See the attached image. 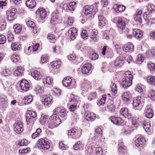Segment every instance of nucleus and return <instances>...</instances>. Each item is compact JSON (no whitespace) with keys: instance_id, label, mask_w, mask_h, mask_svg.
<instances>
[{"instance_id":"a18cd8bd","label":"nucleus","mask_w":155,"mask_h":155,"mask_svg":"<svg viewBox=\"0 0 155 155\" xmlns=\"http://www.w3.org/2000/svg\"><path fill=\"white\" fill-rule=\"evenodd\" d=\"M150 124L149 121L144 122L143 123V127L146 132H150Z\"/></svg>"},{"instance_id":"338daca9","label":"nucleus","mask_w":155,"mask_h":155,"mask_svg":"<svg viewBox=\"0 0 155 155\" xmlns=\"http://www.w3.org/2000/svg\"><path fill=\"white\" fill-rule=\"evenodd\" d=\"M26 23V25L28 27L33 28H34L35 26V24L34 22L31 20L27 21Z\"/></svg>"},{"instance_id":"4be33fe9","label":"nucleus","mask_w":155,"mask_h":155,"mask_svg":"<svg viewBox=\"0 0 155 155\" xmlns=\"http://www.w3.org/2000/svg\"><path fill=\"white\" fill-rule=\"evenodd\" d=\"M141 97L140 96H137L134 99L133 102V107L136 108L138 107H140V108H141L142 107V105H141Z\"/></svg>"},{"instance_id":"69168bd1","label":"nucleus","mask_w":155,"mask_h":155,"mask_svg":"<svg viewBox=\"0 0 155 155\" xmlns=\"http://www.w3.org/2000/svg\"><path fill=\"white\" fill-rule=\"evenodd\" d=\"M81 37L84 39H86L88 37L87 31L86 30H83L81 34Z\"/></svg>"},{"instance_id":"774afa93","label":"nucleus","mask_w":155,"mask_h":155,"mask_svg":"<svg viewBox=\"0 0 155 155\" xmlns=\"http://www.w3.org/2000/svg\"><path fill=\"white\" fill-rule=\"evenodd\" d=\"M95 152L97 155H101L103 151L101 148L100 147H97L95 149Z\"/></svg>"},{"instance_id":"dca6fc26","label":"nucleus","mask_w":155,"mask_h":155,"mask_svg":"<svg viewBox=\"0 0 155 155\" xmlns=\"http://www.w3.org/2000/svg\"><path fill=\"white\" fill-rule=\"evenodd\" d=\"M20 86L21 90L27 91L29 90L30 84L26 80L23 79L20 82Z\"/></svg>"},{"instance_id":"8fccbe9b","label":"nucleus","mask_w":155,"mask_h":155,"mask_svg":"<svg viewBox=\"0 0 155 155\" xmlns=\"http://www.w3.org/2000/svg\"><path fill=\"white\" fill-rule=\"evenodd\" d=\"M148 96L151 100H155V91L152 89L149 90L148 92Z\"/></svg>"},{"instance_id":"393cba45","label":"nucleus","mask_w":155,"mask_h":155,"mask_svg":"<svg viewBox=\"0 0 155 155\" xmlns=\"http://www.w3.org/2000/svg\"><path fill=\"white\" fill-rule=\"evenodd\" d=\"M145 110V116L147 117L151 118L153 117L154 113L151 108L147 106L146 107Z\"/></svg>"},{"instance_id":"cd10ccee","label":"nucleus","mask_w":155,"mask_h":155,"mask_svg":"<svg viewBox=\"0 0 155 155\" xmlns=\"http://www.w3.org/2000/svg\"><path fill=\"white\" fill-rule=\"evenodd\" d=\"M24 68L21 66H18L17 67L15 70L13 74L15 76H21L23 73Z\"/></svg>"},{"instance_id":"0eeeda50","label":"nucleus","mask_w":155,"mask_h":155,"mask_svg":"<svg viewBox=\"0 0 155 155\" xmlns=\"http://www.w3.org/2000/svg\"><path fill=\"white\" fill-rule=\"evenodd\" d=\"M132 97V94L129 91L124 92L121 94V99L126 104H128L130 102Z\"/></svg>"},{"instance_id":"680f3d73","label":"nucleus","mask_w":155,"mask_h":155,"mask_svg":"<svg viewBox=\"0 0 155 155\" xmlns=\"http://www.w3.org/2000/svg\"><path fill=\"white\" fill-rule=\"evenodd\" d=\"M147 9L148 11L150 13L155 11V6L152 4L148 5Z\"/></svg>"},{"instance_id":"13d9d810","label":"nucleus","mask_w":155,"mask_h":155,"mask_svg":"<svg viewBox=\"0 0 155 155\" xmlns=\"http://www.w3.org/2000/svg\"><path fill=\"white\" fill-rule=\"evenodd\" d=\"M47 119L46 116L42 115L40 118L39 122L42 125H44L46 122Z\"/></svg>"},{"instance_id":"4d7b16f0","label":"nucleus","mask_w":155,"mask_h":155,"mask_svg":"<svg viewBox=\"0 0 155 155\" xmlns=\"http://www.w3.org/2000/svg\"><path fill=\"white\" fill-rule=\"evenodd\" d=\"M111 91L114 95L116 94L117 92V87L116 84L114 82L113 85L111 87Z\"/></svg>"},{"instance_id":"09e8293b","label":"nucleus","mask_w":155,"mask_h":155,"mask_svg":"<svg viewBox=\"0 0 155 155\" xmlns=\"http://www.w3.org/2000/svg\"><path fill=\"white\" fill-rule=\"evenodd\" d=\"M13 28L15 33H19L21 30V26L18 24H16L14 25Z\"/></svg>"},{"instance_id":"e2e57ef3","label":"nucleus","mask_w":155,"mask_h":155,"mask_svg":"<svg viewBox=\"0 0 155 155\" xmlns=\"http://www.w3.org/2000/svg\"><path fill=\"white\" fill-rule=\"evenodd\" d=\"M2 74L5 76H8L12 73V72L9 69H3L2 72Z\"/></svg>"},{"instance_id":"864d4df0","label":"nucleus","mask_w":155,"mask_h":155,"mask_svg":"<svg viewBox=\"0 0 155 155\" xmlns=\"http://www.w3.org/2000/svg\"><path fill=\"white\" fill-rule=\"evenodd\" d=\"M48 56L47 55L44 54L41 57L40 62L41 63L43 64L48 61Z\"/></svg>"},{"instance_id":"aec40b11","label":"nucleus","mask_w":155,"mask_h":155,"mask_svg":"<svg viewBox=\"0 0 155 155\" xmlns=\"http://www.w3.org/2000/svg\"><path fill=\"white\" fill-rule=\"evenodd\" d=\"M91 64L90 63H87L84 64L81 68V72L84 74L88 73L91 70Z\"/></svg>"},{"instance_id":"f8f14e48","label":"nucleus","mask_w":155,"mask_h":155,"mask_svg":"<svg viewBox=\"0 0 155 155\" xmlns=\"http://www.w3.org/2000/svg\"><path fill=\"white\" fill-rule=\"evenodd\" d=\"M52 99V97L51 95H44L43 96L42 102L44 105L48 106L51 104Z\"/></svg>"},{"instance_id":"49530a36","label":"nucleus","mask_w":155,"mask_h":155,"mask_svg":"<svg viewBox=\"0 0 155 155\" xmlns=\"http://www.w3.org/2000/svg\"><path fill=\"white\" fill-rule=\"evenodd\" d=\"M43 82L44 84L50 85L53 83V79L51 77H47L46 78H44L43 79Z\"/></svg>"},{"instance_id":"c03bdc74","label":"nucleus","mask_w":155,"mask_h":155,"mask_svg":"<svg viewBox=\"0 0 155 155\" xmlns=\"http://www.w3.org/2000/svg\"><path fill=\"white\" fill-rule=\"evenodd\" d=\"M20 57L18 54H14L11 56V60L13 62H18L20 60Z\"/></svg>"},{"instance_id":"6e6d98bb","label":"nucleus","mask_w":155,"mask_h":155,"mask_svg":"<svg viewBox=\"0 0 155 155\" xmlns=\"http://www.w3.org/2000/svg\"><path fill=\"white\" fill-rule=\"evenodd\" d=\"M47 38L49 40L50 42H52V41H54L55 40V37L54 35L51 33H49L48 34L47 36Z\"/></svg>"},{"instance_id":"58836bf2","label":"nucleus","mask_w":155,"mask_h":155,"mask_svg":"<svg viewBox=\"0 0 155 155\" xmlns=\"http://www.w3.org/2000/svg\"><path fill=\"white\" fill-rule=\"evenodd\" d=\"M83 147V144L80 141L77 142L73 146L74 150H80L82 149Z\"/></svg>"},{"instance_id":"c85d7f7f","label":"nucleus","mask_w":155,"mask_h":155,"mask_svg":"<svg viewBox=\"0 0 155 155\" xmlns=\"http://www.w3.org/2000/svg\"><path fill=\"white\" fill-rule=\"evenodd\" d=\"M70 97L69 101L71 102L74 104H76V105L80 104V101L78 96L72 94H71Z\"/></svg>"},{"instance_id":"603ef678","label":"nucleus","mask_w":155,"mask_h":155,"mask_svg":"<svg viewBox=\"0 0 155 155\" xmlns=\"http://www.w3.org/2000/svg\"><path fill=\"white\" fill-rule=\"evenodd\" d=\"M17 145L20 146H26L28 144V141L25 139L19 140L17 142Z\"/></svg>"},{"instance_id":"052dcab7","label":"nucleus","mask_w":155,"mask_h":155,"mask_svg":"<svg viewBox=\"0 0 155 155\" xmlns=\"http://www.w3.org/2000/svg\"><path fill=\"white\" fill-rule=\"evenodd\" d=\"M97 97V94L95 92L91 93L88 97V100L91 101L92 100Z\"/></svg>"},{"instance_id":"f704fd0d","label":"nucleus","mask_w":155,"mask_h":155,"mask_svg":"<svg viewBox=\"0 0 155 155\" xmlns=\"http://www.w3.org/2000/svg\"><path fill=\"white\" fill-rule=\"evenodd\" d=\"M81 87L86 90L91 89V83L88 81L84 80L81 84Z\"/></svg>"},{"instance_id":"f3484780","label":"nucleus","mask_w":155,"mask_h":155,"mask_svg":"<svg viewBox=\"0 0 155 155\" xmlns=\"http://www.w3.org/2000/svg\"><path fill=\"white\" fill-rule=\"evenodd\" d=\"M76 7V3L75 2H70L68 5L66 3L63 5V8L65 10H69L71 11H74Z\"/></svg>"},{"instance_id":"6e6552de","label":"nucleus","mask_w":155,"mask_h":155,"mask_svg":"<svg viewBox=\"0 0 155 155\" xmlns=\"http://www.w3.org/2000/svg\"><path fill=\"white\" fill-rule=\"evenodd\" d=\"M14 130L18 134L21 133L23 130V124L20 121L18 120L14 124Z\"/></svg>"},{"instance_id":"473e14b6","label":"nucleus","mask_w":155,"mask_h":155,"mask_svg":"<svg viewBox=\"0 0 155 155\" xmlns=\"http://www.w3.org/2000/svg\"><path fill=\"white\" fill-rule=\"evenodd\" d=\"M25 4L26 6L30 8H34L36 5V3L35 0H27Z\"/></svg>"},{"instance_id":"37998d69","label":"nucleus","mask_w":155,"mask_h":155,"mask_svg":"<svg viewBox=\"0 0 155 155\" xmlns=\"http://www.w3.org/2000/svg\"><path fill=\"white\" fill-rule=\"evenodd\" d=\"M144 58L145 57L143 54H139L137 56L136 61V63L139 64H141L144 61Z\"/></svg>"},{"instance_id":"bf43d9fd","label":"nucleus","mask_w":155,"mask_h":155,"mask_svg":"<svg viewBox=\"0 0 155 155\" xmlns=\"http://www.w3.org/2000/svg\"><path fill=\"white\" fill-rule=\"evenodd\" d=\"M34 90L37 93H40L43 92V89L42 87L38 85L35 86Z\"/></svg>"},{"instance_id":"412c9836","label":"nucleus","mask_w":155,"mask_h":155,"mask_svg":"<svg viewBox=\"0 0 155 155\" xmlns=\"http://www.w3.org/2000/svg\"><path fill=\"white\" fill-rule=\"evenodd\" d=\"M90 37L91 39V40L94 42L97 41L98 39L97 38V36L98 34V31L94 29L90 30Z\"/></svg>"},{"instance_id":"423d86ee","label":"nucleus","mask_w":155,"mask_h":155,"mask_svg":"<svg viewBox=\"0 0 155 155\" xmlns=\"http://www.w3.org/2000/svg\"><path fill=\"white\" fill-rule=\"evenodd\" d=\"M36 117L37 114L36 112L33 111H28L26 114V120L27 124H33Z\"/></svg>"},{"instance_id":"39448f33","label":"nucleus","mask_w":155,"mask_h":155,"mask_svg":"<svg viewBox=\"0 0 155 155\" xmlns=\"http://www.w3.org/2000/svg\"><path fill=\"white\" fill-rule=\"evenodd\" d=\"M36 146L38 148L42 150H48L50 148V143L47 141L43 139H39L37 141Z\"/></svg>"},{"instance_id":"0e129e2a","label":"nucleus","mask_w":155,"mask_h":155,"mask_svg":"<svg viewBox=\"0 0 155 155\" xmlns=\"http://www.w3.org/2000/svg\"><path fill=\"white\" fill-rule=\"evenodd\" d=\"M94 151L93 147L92 146H89L85 151V153L87 154H91L93 153Z\"/></svg>"},{"instance_id":"f257e3e1","label":"nucleus","mask_w":155,"mask_h":155,"mask_svg":"<svg viewBox=\"0 0 155 155\" xmlns=\"http://www.w3.org/2000/svg\"><path fill=\"white\" fill-rule=\"evenodd\" d=\"M122 86L124 88H127L132 84L133 76L130 71H127L123 75Z\"/></svg>"},{"instance_id":"72a5a7b5","label":"nucleus","mask_w":155,"mask_h":155,"mask_svg":"<svg viewBox=\"0 0 155 155\" xmlns=\"http://www.w3.org/2000/svg\"><path fill=\"white\" fill-rule=\"evenodd\" d=\"M31 75L35 79L39 80L42 77L41 74L40 72L37 71H35L31 73Z\"/></svg>"},{"instance_id":"9b49d317","label":"nucleus","mask_w":155,"mask_h":155,"mask_svg":"<svg viewBox=\"0 0 155 155\" xmlns=\"http://www.w3.org/2000/svg\"><path fill=\"white\" fill-rule=\"evenodd\" d=\"M62 84L65 87H69V89H72L74 87V85L72 82V79L69 77H67L64 79Z\"/></svg>"},{"instance_id":"c756f323","label":"nucleus","mask_w":155,"mask_h":155,"mask_svg":"<svg viewBox=\"0 0 155 155\" xmlns=\"http://www.w3.org/2000/svg\"><path fill=\"white\" fill-rule=\"evenodd\" d=\"M112 50L110 48L107 46H105L103 48L101 53L103 55L109 56Z\"/></svg>"},{"instance_id":"4468645a","label":"nucleus","mask_w":155,"mask_h":155,"mask_svg":"<svg viewBox=\"0 0 155 155\" xmlns=\"http://www.w3.org/2000/svg\"><path fill=\"white\" fill-rule=\"evenodd\" d=\"M53 113H58L59 116L61 117H66L67 114V112L66 110L64 108H61L60 107H56L53 110Z\"/></svg>"},{"instance_id":"a19ab883","label":"nucleus","mask_w":155,"mask_h":155,"mask_svg":"<svg viewBox=\"0 0 155 155\" xmlns=\"http://www.w3.org/2000/svg\"><path fill=\"white\" fill-rule=\"evenodd\" d=\"M98 19L99 21V25L101 26H104L106 23V21L104 17L101 15L98 16Z\"/></svg>"},{"instance_id":"2f4dec72","label":"nucleus","mask_w":155,"mask_h":155,"mask_svg":"<svg viewBox=\"0 0 155 155\" xmlns=\"http://www.w3.org/2000/svg\"><path fill=\"white\" fill-rule=\"evenodd\" d=\"M133 35L137 38H141L143 35V33L140 29H134L133 31Z\"/></svg>"},{"instance_id":"f03ea898","label":"nucleus","mask_w":155,"mask_h":155,"mask_svg":"<svg viewBox=\"0 0 155 155\" xmlns=\"http://www.w3.org/2000/svg\"><path fill=\"white\" fill-rule=\"evenodd\" d=\"M48 121V126L49 128L53 129L61 123V120L56 113H53Z\"/></svg>"},{"instance_id":"4c0bfd02","label":"nucleus","mask_w":155,"mask_h":155,"mask_svg":"<svg viewBox=\"0 0 155 155\" xmlns=\"http://www.w3.org/2000/svg\"><path fill=\"white\" fill-rule=\"evenodd\" d=\"M11 47L12 50L16 51L19 50L21 49V45L18 43H12L11 44Z\"/></svg>"},{"instance_id":"2eb2a0df","label":"nucleus","mask_w":155,"mask_h":155,"mask_svg":"<svg viewBox=\"0 0 155 155\" xmlns=\"http://www.w3.org/2000/svg\"><path fill=\"white\" fill-rule=\"evenodd\" d=\"M60 17V15L58 11L57 10L54 11L51 15V20L50 21L51 23L54 24L58 22Z\"/></svg>"},{"instance_id":"de8ad7c7","label":"nucleus","mask_w":155,"mask_h":155,"mask_svg":"<svg viewBox=\"0 0 155 155\" xmlns=\"http://www.w3.org/2000/svg\"><path fill=\"white\" fill-rule=\"evenodd\" d=\"M33 100V97L31 95H28L25 97L24 102L25 104L30 103Z\"/></svg>"},{"instance_id":"7ed1b4c3","label":"nucleus","mask_w":155,"mask_h":155,"mask_svg":"<svg viewBox=\"0 0 155 155\" xmlns=\"http://www.w3.org/2000/svg\"><path fill=\"white\" fill-rule=\"evenodd\" d=\"M118 30L120 34H125L129 32L128 29L126 27L124 18H119L117 22Z\"/></svg>"},{"instance_id":"7c9ffc66","label":"nucleus","mask_w":155,"mask_h":155,"mask_svg":"<svg viewBox=\"0 0 155 155\" xmlns=\"http://www.w3.org/2000/svg\"><path fill=\"white\" fill-rule=\"evenodd\" d=\"M124 61L122 58L121 57H118L116 59L114 64L115 66L120 67L124 63Z\"/></svg>"},{"instance_id":"ea45409f","label":"nucleus","mask_w":155,"mask_h":155,"mask_svg":"<svg viewBox=\"0 0 155 155\" xmlns=\"http://www.w3.org/2000/svg\"><path fill=\"white\" fill-rule=\"evenodd\" d=\"M107 108L110 111L114 112L115 109V107L114 105L113 102L111 100L107 104Z\"/></svg>"},{"instance_id":"6ab92c4d","label":"nucleus","mask_w":155,"mask_h":155,"mask_svg":"<svg viewBox=\"0 0 155 155\" xmlns=\"http://www.w3.org/2000/svg\"><path fill=\"white\" fill-rule=\"evenodd\" d=\"M120 113L121 115L125 117H130L131 115L130 111L126 107H123L120 110Z\"/></svg>"},{"instance_id":"e433bc0d","label":"nucleus","mask_w":155,"mask_h":155,"mask_svg":"<svg viewBox=\"0 0 155 155\" xmlns=\"http://www.w3.org/2000/svg\"><path fill=\"white\" fill-rule=\"evenodd\" d=\"M115 10L117 12H122L125 10V7L124 5H114Z\"/></svg>"},{"instance_id":"5701e85b","label":"nucleus","mask_w":155,"mask_h":155,"mask_svg":"<svg viewBox=\"0 0 155 155\" xmlns=\"http://www.w3.org/2000/svg\"><path fill=\"white\" fill-rule=\"evenodd\" d=\"M134 48L133 44L131 42H129L124 45L123 50L126 52H131L133 51Z\"/></svg>"},{"instance_id":"bb28decb","label":"nucleus","mask_w":155,"mask_h":155,"mask_svg":"<svg viewBox=\"0 0 155 155\" xmlns=\"http://www.w3.org/2000/svg\"><path fill=\"white\" fill-rule=\"evenodd\" d=\"M85 117L86 119L89 121H93L96 118L95 115L93 113H87L85 114Z\"/></svg>"},{"instance_id":"c9c22d12","label":"nucleus","mask_w":155,"mask_h":155,"mask_svg":"<svg viewBox=\"0 0 155 155\" xmlns=\"http://www.w3.org/2000/svg\"><path fill=\"white\" fill-rule=\"evenodd\" d=\"M61 63V61L59 59L54 61L51 63V66L54 69H57L60 67Z\"/></svg>"},{"instance_id":"9d476101","label":"nucleus","mask_w":155,"mask_h":155,"mask_svg":"<svg viewBox=\"0 0 155 155\" xmlns=\"http://www.w3.org/2000/svg\"><path fill=\"white\" fill-rule=\"evenodd\" d=\"M17 12L16 9L13 8L6 12L8 19L12 21L16 18L15 14Z\"/></svg>"},{"instance_id":"3c124183","label":"nucleus","mask_w":155,"mask_h":155,"mask_svg":"<svg viewBox=\"0 0 155 155\" xmlns=\"http://www.w3.org/2000/svg\"><path fill=\"white\" fill-rule=\"evenodd\" d=\"M141 13L142 11H139L135 16L134 18L135 20L137 22L140 23H141Z\"/></svg>"},{"instance_id":"1a4fd4ad","label":"nucleus","mask_w":155,"mask_h":155,"mask_svg":"<svg viewBox=\"0 0 155 155\" xmlns=\"http://www.w3.org/2000/svg\"><path fill=\"white\" fill-rule=\"evenodd\" d=\"M110 120L114 124L121 125L124 124V120L119 117L112 116L110 117Z\"/></svg>"},{"instance_id":"20e7f679","label":"nucleus","mask_w":155,"mask_h":155,"mask_svg":"<svg viewBox=\"0 0 155 155\" xmlns=\"http://www.w3.org/2000/svg\"><path fill=\"white\" fill-rule=\"evenodd\" d=\"M81 133L82 130L80 128H73L68 131V137L76 139L80 137Z\"/></svg>"},{"instance_id":"5fc2aeb1","label":"nucleus","mask_w":155,"mask_h":155,"mask_svg":"<svg viewBox=\"0 0 155 155\" xmlns=\"http://www.w3.org/2000/svg\"><path fill=\"white\" fill-rule=\"evenodd\" d=\"M147 81L150 83L155 85V77H148L147 78Z\"/></svg>"},{"instance_id":"a878e982","label":"nucleus","mask_w":155,"mask_h":155,"mask_svg":"<svg viewBox=\"0 0 155 155\" xmlns=\"http://www.w3.org/2000/svg\"><path fill=\"white\" fill-rule=\"evenodd\" d=\"M145 143V139L141 136H140L135 140V144L137 147L144 144Z\"/></svg>"},{"instance_id":"79ce46f5","label":"nucleus","mask_w":155,"mask_h":155,"mask_svg":"<svg viewBox=\"0 0 155 155\" xmlns=\"http://www.w3.org/2000/svg\"><path fill=\"white\" fill-rule=\"evenodd\" d=\"M140 122V119L137 117H134L132 120V124L135 127H137L138 125Z\"/></svg>"},{"instance_id":"a211bd4d","label":"nucleus","mask_w":155,"mask_h":155,"mask_svg":"<svg viewBox=\"0 0 155 155\" xmlns=\"http://www.w3.org/2000/svg\"><path fill=\"white\" fill-rule=\"evenodd\" d=\"M68 35L72 40H74L77 35V30L75 28H71L68 31Z\"/></svg>"},{"instance_id":"ddd939ff","label":"nucleus","mask_w":155,"mask_h":155,"mask_svg":"<svg viewBox=\"0 0 155 155\" xmlns=\"http://www.w3.org/2000/svg\"><path fill=\"white\" fill-rule=\"evenodd\" d=\"M92 6L87 5L84 7L83 12L85 15H90V16L92 17L95 15V12H93Z\"/></svg>"},{"instance_id":"b1692460","label":"nucleus","mask_w":155,"mask_h":155,"mask_svg":"<svg viewBox=\"0 0 155 155\" xmlns=\"http://www.w3.org/2000/svg\"><path fill=\"white\" fill-rule=\"evenodd\" d=\"M37 15H39L41 18L44 19L46 17L47 14L45 9L43 8L38 9L36 12Z\"/></svg>"}]
</instances>
